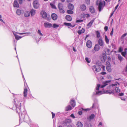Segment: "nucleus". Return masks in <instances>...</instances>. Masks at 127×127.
I'll list each match as a JSON object with an SVG mask.
<instances>
[{"label":"nucleus","instance_id":"f257e3e1","mask_svg":"<svg viewBox=\"0 0 127 127\" xmlns=\"http://www.w3.org/2000/svg\"><path fill=\"white\" fill-rule=\"evenodd\" d=\"M111 82L110 80L105 81L103 82L102 85H101L99 84H97V86L96 88L95 92L96 94L99 95L103 94V92L101 91H97L99 89V88H103L108 85V84Z\"/></svg>","mask_w":127,"mask_h":127},{"label":"nucleus","instance_id":"f03ea898","mask_svg":"<svg viewBox=\"0 0 127 127\" xmlns=\"http://www.w3.org/2000/svg\"><path fill=\"white\" fill-rule=\"evenodd\" d=\"M104 1H101V0H97L96 2V5H98V9L99 11L100 12L103 9L105 5Z\"/></svg>","mask_w":127,"mask_h":127},{"label":"nucleus","instance_id":"7ed1b4c3","mask_svg":"<svg viewBox=\"0 0 127 127\" xmlns=\"http://www.w3.org/2000/svg\"><path fill=\"white\" fill-rule=\"evenodd\" d=\"M20 120H23V121L26 120V118L28 117V116L26 114V111H24L22 112L21 113V116H19Z\"/></svg>","mask_w":127,"mask_h":127},{"label":"nucleus","instance_id":"20e7f679","mask_svg":"<svg viewBox=\"0 0 127 127\" xmlns=\"http://www.w3.org/2000/svg\"><path fill=\"white\" fill-rule=\"evenodd\" d=\"M92 69L94 72H98L100 71L101 68L98 65H94L92 66Z\"/></svg>","mask_w":127,"mask_h":127},{"label":"nucleus","instance_id":"39448f33","mask_svg":"<svg viewBox=\"0 0 127 127\" xmlns=\"http://www.w3.org/2000/svg\"><path fill=\"white\" fill-rule=\"evenodd\" d=\"M20 101H18V104H17L16 103H15V105L16 106V111L17 112H18V111H20L21 109V102H20Z\"/></svg>","mask_w":127,"mask_h":127},{"label":"nucleus","instance_id":"423d86ee","mask_svg":"<svg viewBox=\"0 0 127 127\" xmlns=\"http://www.w3.org/2000/svg\"><path fill=\"white\" fill-rule=\"evenodd\" d=\"M33 7L34 8L37 9L39 6V4L38 1L35 0L33 2Z\"/></svg>","mask_w":127,"mask_h":127},{"label":"nucleus","instance_id":"0eeeda50","mask_svg":"<svg viewBox=\"0 0 127 127\" xmlns=\"http://www.w3.org/2000/svg\"><path fill=\"white\" fill-rule=\"evenodd\" d=\"M44 26L46 28H50L52 27V24L49 22H45L44 23Z\"/></svg>","mask_w":127,"mask_h":127},{"label":"nucleus","instance_id":"6e6552de","mask_svg":"<svg viewBox=\"0 0 127 127\" xmlns=\"http://www.w3.org/2000/svg\"><path fill=\"white\" fill-rule=\"evenodd\" d=\"M86 45L89 48H91L92 46V43L90 40H88L86 43Z\"/></svg>","mask_w":127,"mask_h":127},{"label":"nucleus","instance_id":"1a4fd4ad","mask_svg":"<svg viewBox=\"0 0 127 127\" xmlns=\"http://www.w3.org/2000/svg\"><path fill=\"white\" fill-rule=\"evenodd\" d=\"M41 14L42 17L44 18H46L47 16V13L44 11H42L41 12Z\"/></svg>","mask_w":127,"mask_h":127},{"label":"nucleus","instance_id":"9d476101","mask_svg":"<svg viewBox=\"0 0 127 127\" xmlns=\"http://www.w3.org/2000/svg\"><path fill=\"white\" fill-rule=\"evenodd\" d=\"M95 117V115L92 114L91 116L87 118V120L89 122H90L92 119H93Z\"/></svg>","mask_w":127,"mask_h":127},{"label":"nucleus","instance_id":"9b49d317","mask_svg":"<svg viewBox=\"0 0 127 127\" xmlns=\"http://www.w3.org/2000/svg\"><path fill=\"white\" fill-rule=\"evenodd\" d=\"M95 19H93V20H92L87 25V28H90L92 24L94 21Z\"/></svg>","mask_w":127,"mask_h":127},{"label":"nucleus","instance_id":"f8f14e48","mask_svg":"<svg viewBox=\"0 0 127 127\" xmlns=\"http://www.w3.org/2000/svg\"><path fill=\"white\" fill-rule=\"evenodd\" d=\"M98 43L101 46H103L104 42L102 39L101 38L99 39L98 40Z\"/></svg>","mask_w":127,"mask_h":127},{"label":"nucleus","instance_id":"ddd939ff","mask_svg":"<svg viewBox=\"0 0 127 127\" xmlns=\"http://www.w3.org/2000/svg\"><path fill=\"white\" fill-rule=\"evenodd\" d=\"M86 9V6L85 4H82L80 6V9L81 11H85Z\"/></svg>","mask_w":127,"mask_h":127},{"label":"nucleus","instance_id":"4468645a","mask_svg":"<svg viewBox=\"0 0 127 127\" xmlns=\"http://www.w3.org/2000/svg\"><path fill=\"white\" fill-rule=\"evenodd\" d=\"M51 18L53 20H55L57 18V16L56 14L55 13H53L51 15Z\"/></svg>","mask_w":127,"mask_h":127},{"label":"nucleus","instance_id":"2eb2a0df","mask_svg":"<svg viewBox=\"0 0 127 127\" xmlns=\"http://www.w3.org/2000/svg\"><path fill=\"white\" fill-rule=\"evenodd\" d=\"M100 49L99 46L98 44H96L94 47V50L96 51H98Z\"/></svg>","mask_w":127,"mask_h":127},{"label":"nucleus","instance_id":"dca6fc26","mask_svg":"<svg viewBox=\"0 0 127 127\" xmlns=\"http://www.w3.org/2000/svg\"><path fill=\"white\" fill-rule=\"evenodd\" d=\"M65 19L66 20L69 21H71L72 20V18L71 16L69 15H67L65 16Z\"/></svg>","mask_w":127,"mask_h":127},{"label":"nucleus","instance_id":"f3484780","mask_svg":"<svg viewBox=\"0 0 127 127\" xmlns=\"http://www.w3.org/2000/svg\"><path fill=\"white\" fill-rule=\"evenodd\" d=\"M108 63H109V64L106 66V69L108 71L110 72L111 71V69L110 67L111 65L109 62H108Z\"/></svg>","mask_w":127,"mask_h":127},{"label":"nucleus","instance_id":"a211bd4d","mask_svg":"<svg viewBox=\"0 0 127 127\" xmlns=\"http://www.w3.org/2000/svg\"><path fill=\"white\" fill-rule=\"evenodd\" d=\"M30 15V12L28 11H25L24 13V16L26 17H28Z\"/></svg>","mask_w":127,"mask_h":127},{"label":"nucleus","instance_id":"6ab92c4d","mask_svg":"<svg viewBox=\"0 0 127 127\" xmlns=\"http://www.w3.org/2000/svg\"><path fill=\"white\" fill-rule=\"evenodd\" d=\"M85 30L84 29L82 28L81 30H78L77 32L79 34H81L82 33H83L84 32Z\"/></svg>","mask_w":127,"mask_h":127},{"label":"nucleus","instance_id":"aec40b11","mask_svg":"<svg viewBox=\"0 0 127 127\" xmlns=\"http://www.w3.org/2000/svg\"><path fill=\"white\" fill-rule=\"evenodd\" d=\"M89 11L92 13H94L95 12V10L94 7L93 6H91L89 9Z\"/></svg>","mask_w":127,"mask_h":127},{"label":"nucleus","instance_id":"412c9836","mask_svg":"<svg viewBox=\"0 0 127 127\" xmlns=\"http://www.w3.org/2000/svg\"><path fill=\"white\" fill-rule=\"evenodd\" d=\"M101 60L102 62H104L106 59V56L105 55L103 54L101 58Z\"/></svg>","mask_w":127,"mask_h":127},{"label":"nucleus","instance_id":"4be33fe9","mask_svg":"<svg viewBox=\"0 0 127 127\" xmlns=\"http://www.w3.org/2000/svg\"><path fill=\"white\" fill-rule=\"evenodd\" d=\"M13 6L15 7H19V5L17 0H14V2Z\"/></svg>","mask_w":127,"mask_h":127},{"label":"nucleus","instance_id":"5701e85b","mask_svg":"<svg viewBox=\"0 0 127 127\" xmlns=\"http://www.w3.org/2000/svg\"><path fill=\"white\" fill-rule=\"evenodd\" d=\"M68 8L71 10H73L74 8V6L72 4L69 3L68 5Z\"/></svg>","mask_w":127,"mask_h":127},{"label":"nucleus","instance_id":"b1692460","mask_svg":"<svg viewBox=\"0 0 127 127\" xmlns=\"http://www.w3.org/2000/svg\"><path fill=\"white\" fill-rule=\"evenodd\" d=\"M35 11V10H34L33 9H32L31 10L30 13L32 16H33L35 15L36 13Z\"/></svg>","mask_w":127,"mask_h":127},{"label":"nucleus","instance_id":"393cba45","mask_svg":"<svg viewBox=\"0 0 127 127\" xmlns=\"http://www.w3.org/2000/svg\"><path fill=\"white\" fill-rule=\"evenodd\" d=\"M70 121L69 120H65L64 122V123L63 124L64 126H66V125L68 124L69 123Z\"/></svg>","mask_w":127,"mask_h":127},{"label":"nucleus","instance_id":"a878e982","mask_svg":"<svg viewBox=\"0 0 127 127\" xmlns=\"http://www.w3.org/2000/svg\"><path fill=\"white\" fill-rule=\"evenodd\" d=\"M70 103L73 107H74L75 105V101L74 100H71L70 101Z\"/></svg>","mask_w":127,"mask_h":127},{"label":"nucleus","instance_id":"bb28decb","mask_svg":"<svg viewBox=\"0 0 127 127\" xmlns=\"http://www.w3.org/2000/svg\"><path fill=\"white\" fill-rule=\"evenodd\" d=\"M64 24L65 26L71 27H73L75 26V25H74V26H72V25L71 23H65V22L64 23Z\"/></svg>","mask_w":127,"mask_h":127},{"label":"nucleus","instance_id":"cd10ccee","mask_svg":"<svg viewBox=\"0 0 127 127\" xmlns=\"http://www.w3.org/2000/svg\"><path fill=\"white\" fill-rule=\"evenodd\" d=\"M72 109V108L71 106L70 105H68L66 107L65 110L66 111H67L71 110Z\"/></svg>","mask_w":127,"mask_h":127},{"label":"nucleus","instance_id":"c85d7f7f","mask_svg":"<svg viewBox=\"0 0 127 127\" xmlns=\"http://www.w3.org/2000/svg\"><path fill=\"white\" fill-rule=\"evenodd\" d=\"M27 91L28 90L27 89L25 88L24 89L23 93L24 96L25 97H27Z\"/></svg>","mask_w":127,"mask_h":127},{"label":"nucleus","instance_id":"c756f323","mask_svg":"<svg viewBox=\"0 0 127 127\" xmlns=\"http://www.w3.org/2000/svg\"><path fill=\"white\" fill-rule=\"evenodd\" d=\"M118 58L121 62L123 61V58L120 55H118Z\"/></svg>","mask_w":127,"mask_h":127},{"label":"nucleus","instance_id":"7c9ffc66","mask_svg":"<svg viewBox=\"0 0 127 127\" xmlns=\"http://www.w3.org/2000/svg\"><path fill=\"white\" fill-rule=\"evenodd\" d=\"M106 94H114V91H111L110 90L106 91L105 92Z\"/></svg>","mask_w":127,"mask_h":127},{"label":"nucleus","instance_id":"2f4dec72","mask_svg":"<svg viewBox=\"0 0 127 127\" xmlns=\"http://www.w3.org/2000/svg\"><path fill=\"white\" fill-rule=\"evenodd\" d=\"M58 7L59 9L63 8V5L61 3H59L58 5Z\"/></svg>","mask_w":127,"mask_h":127},{"label":"nucleus","instance_id":"473e14b6","mask_svg":"<svg viewBox=\"0 0 127 127\" xmlns=\"http://www.w3.org/2000/svg\"><path fill=\"white\" fill-rule=\"evenodd\" d=\"M105 40L107 44H109V40L106 35H105Z\"/></svg>","mask_w":127,"mask_h":127},{"label":"nucleus","instance_id":"72a5a7b5","mask_svg":"<svg viewBox=\"0 0 127 127\" xmlns=\"http://www.w3.org/2000/svg\"><path fill=\"white\" fill-rule=\"evenodd\" d=\"M16 14L18 15H20L21 14V11L20 10L18 9L16 11Z\"/></svg>","mask_w":127,"mask_h":127},{"label":"nucleus","instance_id":"f704fd0d","mask_svg":"<svg viewBox=\"0 0 127 127\" xmlns=\"http://www.w3.org/2000/svg\"><path fill=\"white\" fill-rule=\"evenodd\" d=\"M77 126L78 127H82L83 126V124L81 122H77Z\"/></svg>","mask_w":127,"mask_h":127},{"label":"nucleus","instance_id":"c9c22d12","mask_svg":"<svg viewBox=\"0 0 127 127\" xmlns=\"http://www.w3.org/2000/svg\"><path fill=\"white\" fill-rule=\"evenodd\" d=\"M18 34L20 35H23L24 34H26V35H28L30 34L31 33L30 32H24L22 33H18Z\"/></svg>","mask_w":127,"mask_h":127},{"label":"nucleus","instance_id":"e433bc0d","mask_svg":"<svg viewBox=\"0 0 127 127\" xmlns=\"http://www.w3.org/2000/svg\"><path fill=\"white\" fill-rule=\"evenodd\" d=\"M106 51V54L108 55H110L111 54L110 50L109 49H107Z\"/></svg>","mask_w":127,"mask_h":127},{"label":"nucleus","instance_id":"4c0bfd02","mask_svg":"<svg viewBox=\"0 0 127 127\" xmlns=\"http://www.w3.org/2000/svg\"><path fill=\"white\" fill-rule=\"evenodd\" d=\"M15 37L16 39L17 40H18L21 38L22 37L17 35L15 36Z\"/></svg>","mask_w":127,"mask_h":127},{"label":"nucleus","instance_id":"58836bf2","mask_svg":"<svg viewBox=\"0 0 127 127\" xmlns=\"http://www.w3.org/2000/svg\"><path fill=\"white\" fill-rule=\"evenodd\" d=\"M96 37H100V33L98 31H97L96 32Z\"/></svg>","mask_w":127,"mask_h":127},{"label":"nucleus","instance_id":"ea45409f","mask_svg":"<svg viewBox=\"0 0 127 127\" xmlns=\"http://www.w3.org/2000/svg\"><path fill=\"white\" fill-rule=\"evenodd\" d=\"M115 90L116 92L117 93H119L120 91V90L119 89V88L117 87L115 88Z\"/></svg>","mask_w":127,"mask_h":127},{"label":"nucleus","instance_id":"a19ab883","mask_svg":"<svg viewBox=\"0 0 127 127\" xmlns=\"http://www.w3.org/2000/svg\"><path fill=\"white\" fill-rule=\"evenodd\" d=\"M67 12L69 14H72L73 13V12L72 11L70 10H67Z\"/></svg>","mask_w":127,"mask_h":127},{"label":"nucleus","instance_id":"79ce46f5","mask_svg":"<svg viewBox=\"0 0 127 127\" xmlns=\"http://www.w3.org/2000/svg\"><path fill=\"white\" fill-rule=\"evenodd\" d=\"M52 26L53 28H55L59 27V26L56 24H54Z\"/></svg>","mask_w":127,"mask_h":127},{"label":"nucleus","instance_id":"37998d69","mask_svg":"<svg viewBox=\"0 0 127 127\" xmlns=\"http://www.w3.org/2000/svg\"><path fill=\"white\" fill-rule=\"evenodd\" d=\"M127 51H125L124 52H122L121 54L123 56L125 57L126 55L127 54Z\"/></svg>","mask_w":127,"mask_h":127},{"label":"nucleus","instance_id":"c03bdc74","mask_svg":"<svg viewBox=\"0 0 127 127\" xmlns=\"http://www.w3.org/2000/svg\"><path fill=\"white\" fill-rule=\"evenodd\" d=\"M85 59L86 61L88 63H89L90 62L91 60L89 59L88 58L86 57L85 58Z\"/></svg>","mask_w":127,"mask_h":127},{"label":"nucleus","instance_id":"a18cd8bd","mask_svg":"<svg viewBox=\"0 0 127 127\" xmlns=\"http://www.w3.org/2000/svg\"><path fill=\"white\" fill-rule=\"evenodd\" d=\"M50 5L53 8L56 9V7L55 5L51 3Z\"/></svg>","mask_w":127,"mask_h":127},{"label":"nucleus","instance_id":"49530a36","mask_svg":"<svg viewBox=\"0 0 127 127\" xmlns=\"http://www.w3.org/2000/svg\"><path fill=\"white\" fill-rule=\"evenodd\" d=\"M63 8H62L61 9H59L60 10V11L61 13H64V11L63 9Z\"/></svg>","mask_w":127,"mask_h":127},{"label":"nucleus","instance_id":"de8ad7c7","mask_svg":"<svg viewBox=\"0 0 127 127\" xmlns=\"http://www.w3.org/2000/svg\"><path fill=\"white\" fill-rule=\"evenodd\" d=\"M37 33L40 35H41V36H43V34L41 33V31L40 30H38Z\"/></svg>","mask_w":127,"mask_h":127},{"label":"nucleus","instance_id":"09e8293b","mask_svg":"<svg viewBox=\"0 0 127 127\" xmlns=\"http://www.w3.org/2000/svg\"><path fill=\"white\" fill-rule=\"evenodd\" d=\"M86 3L88 4H89L90 3V0H85Z\"/></svg>","mask_w":127,"mask_h":127},{"label":"nucleus","instance_id":"8fccbe9b","mask_svg":"<svg viewBox=\"0 0 127 127\" xmlns=\"http://www.w3.org/2000/svg\"><path fill=\"white\" fill-rule=\"evenodd\" d=\"M127 35V33L124 34L121 36V38H123L126 36Z\"/></svg>","mask_w":127,"mask_h":127},{"label":"nucleus","instance_id":"3c124183","mask_svg":"<svg viewBox=\"0 0 127 127\" xmlns=\"http://www.w3.org/2000/svg\"><path fill=\"white\" fill-rule=\"evenodd\" d=\"M83 21V20L80 19L77 20L76 21V23L81 22Z\"/></svg>","mask_w":127,"mask_h":127},{"label":"nucleus","instance_id":"603ef678","mask_svg":"<svg viewBox=\"0 0 127 127\" xmlns=\"http://www.w3.org/2000/svg\"><path fill=\"white\" fill-rule=\"evenodd\" d=\"M123 49L122 48L120 47L119 49V52H121L123 51Z\"/></svg>","mask_w":127,"mask_h":127},{"label":"nucleus","instance_id":"864d4df0","mask_svg":"<svg viewBox=\"0 0 127 127\" xmlns=\"http://www.w3.org/2000/svg\"><path fill=\"white\" fill-rule=\"evenodd\" d=\"M25 0H19V2L20 4H22L23 1H24Z\"/></svg>","mask_w":127,"mask_h":127},{"label":"nucleus","instance_id":"5fc2aeb1","mask_svg":"<svg viewBox=\"0 0 127 127\" xmlns=\"http://www.w3.org/2000/svg\"><path fill=\"white\" fill-rule=\"evenodd\" d=\"M119 95L120 96H123L124 95V93H120L119 94Z\"/></svg>","mask_w":127,"mask_h":127},{"label":"nucleus","instance_id":"6e6d98bb","mask_svg":"<svg viewBox=\"0 0 127 127\" xmlns=\"http://www.w3.org/2000/svg\"><path fill=\"white\" fill-rule=\"evenodd\" d=\"M117 84L119 85L120 84L119 83H116V84H112V86H115L116 85H117Z\"/></svg>","mask_w":127,"mask_h":127},{"label":"nucleus","instance_id":"4d7b16f0","mask_svg":"<svg viewBox=\"0 0 127 127\" xmlns=\"http://www.w3.org/2000/svg\"><path fill=\"white\" fill-rule=\"evenodd\" d=\"M104 29L105 31H107L108 29V27L107 26H105L104 28Z\"/></svg>","mask_w":127,"mask_h":127},{"label":"nucleus","instance_id":"13d9d810","mask_svg":"<svg viewBox=\"0 0 127 127\" xmlns=\"http://www.w3.org/2000/svg\"><path fill=\"white\" fill-rule=\"evenodd\" d=\"M113 28H112V31H111V32H110V35L111 36H112L113 35Z\"/></svg>","mask_w":127,"mask_h":127},{"label":"nucleus","instance_id":"bf43d9fd","mask_svg":"<svg viewBox=\"0 0 127 127\" xmlns=\"http://www.w3.org/2000/svg\"><path fill=\"white\" fill-rule=\"evenodd\" d=\"M70 117H72V118H73L74 119V118H75V116H74V115L73 114H71V115H70Z\"/></svg>","mask_w":127,"mask_h":127},{"label":"nucleus","instance_id":"052dcab7","mask_svg":"<svg viewBox=\"0 0 127 127\" xmlns=\"http://www.w3.org/2000/svg\"><path fill=\"white\" fill-rule=\"evenodd\" d=\"M74 0H67V1L68 2H71L74 1Z\"/></svg>","mask_w":127,"mask_h":127},{"label":"nucleus","instance_id":"680f3d73","mask_svg":"<svg viewBox=\"0 0 127 127\" xmlns=\"http://www.w3.org/2000/svg\"><path fill=\"white\" fill-rule=\"evenodd\" d=\"M52 118H53L54 117H55V114L53 112H52Z\"/></svg>","mask_w":127,"mask_h":127},{"label":"nucleus","instance_id":"e2e57ef3","mask_svg":"<svg viewBox=\"0 0 127 127\" xmlns=\"http://www.w3.org/2000/svg\"><path fill=\"white\" fill-rule=\"evenodd\" d=\"M78 114L79 115H81L82 114V111H79L78 112Z\"/></svg>","mask_w":127,"mask_h":127},{"label":"nucleus","instance_id":"0e129e2a","mask_svg":"<svg viewBox=\"0 0 127 127\" xmlns=\"http://www.w3.org/2000/svg\"><path fill=\"white\" fill-rule=\"evenodd\" d=\"M101 74L102 75H104L106 74V73L105 72H103L101 73Z\"/></svg>","mask_w":127,"mask_h":127},{"label":"nucleus","instance_id":"69168bd1","mask_svg":"<svg viewBox=\"0 0 127 127\" xmlns=\"http://www.w3.org/2000/svg\"><path fill=\"white\" fill-rule=\"evenodd\" d=\"M120 98H121V99L122 100H123L124 101H125L126 100V99L124 98H123L121 97Z\"/></svg>","mask_w":127,"mask_h":127},{"label":"nucleus","instance_id":"338daca9","mask_svg":"<svg viewBox=\"0 0 127 127\" xmlns=\"http://www.w3.org/2000/svg\"><path fill=\"white\" fill-rule=\"evenodd\" d=\"M0 21L2 22L5 23L3 21V20L1 19V18H0Z\"/></svg>","mask_w":127,"mask_h":127},{"label":"nucleus","instance_id":"774afa93","mask_svg":"<svg viewBox=\"0 0 127 127\" xmlns=\"http://www.w3.org/2000/svg\"><path fill=\"white\" fill-rule=\"evenodd\" d=\"M13 34L15 36L17 35L16 34V32H13Z\"/></svg>","mask_w":127,"mask_h":127}]
</instances>
